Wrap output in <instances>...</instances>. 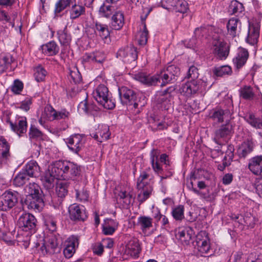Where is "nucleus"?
Segmentation results:
<instances>
[{
  "instance_id": "f257e3e1",
  "label": "nucleus",
  "mask_w": 262,
  "mask_h": 262,
  "mask_svg": "<svg viewBox=\"0 0 262 262\" xmlns=\"http://www.w3.org/2000/svg\"><path fill=\"white\" fill-rule=\"evenodd\" d=\"M68 163L67 161L58 160L52 162L48 166L43 177L46 186L52 187L55 180L64 179Z\"/></svg>"
},
{
  "instance_id": "f03ea898",
  "label": "nucleus",
  "mask_w": 262,
  "mask_h": 262,
  "mask_svg": "<svg viewBox=\"0 0 262 262\" xmlns=\"http://www.w3.org/2000/svg\"><path fill=\"white\" fill-rule=\"evenodd\" d=\"M169 75L164 70L161 73L160 77L158 76L147 75L144 73H139L134 75L136 80L147 85H155L160 82V79L162 80L161 86H165L168 83H172L176 80L173 77H170Z\"/></svg>"
},
{
  "instance_id": "7ed1b4c3",
  "label": "nucleus",
  "mask_w": 262,
  "mask_h": 262,
  "mask_svg": "<svg viewBox=\"0 0 262 262\" xmlns=\"http://www.w3.org/2000/svg\"><path fill=\"white\" fill-rule=\"evenodd\" d=\"M207 86V82L202 79L191 80L183 84L180 89L181 94L189 97L196 94L204 93Z\"/></svg>"
},
{
  "instance_id": "20e7f679",
  "label": "nucleus",
  "mask_w": 262,
  "mask_h": 262,
  "mask_svg": "<svg viewBox=\"0 0 262 262\" xmlns=\"http://www.w3.org/2000/svg\"><path fill=\"white\" fill-rule=\"evenodd\" d=\"M108 88L104 84L99 85L94 91L93 95L95 99L107 110H112L115 106L114 100L109 97Z\"/></svg>"
},
{
  "instance_id": "39448f33",
  "label": "nucleus",
  "mask_w": 262,
  "mask_h": 262,
  "mask_svg": "<svg viewBox=\"0 0 262 262\" xmlns=\"http://www.w3.org/2000/svg\"><path fill=\"white\" fill-rule=\"evenodd\" d=\"M36 219L32 214L23 213L18 220L17 225L22 231L32 234L36 232Z\"/></svg>"
},
{
  "instance_id": "423d86ee",
  "label": "nucleus",
  "mask_w": 262,
  "mask_h": 262,
  "mask_svg": "<svg viewBox=\"0 0 262 262\" xmlns=\"http://www.w3.org/2000/svg\"><path fill=\"white\" fill-rule=\"evenodd\" d=\"M118 91L122 104L130 106L133 104L135 109L138 108L139 104L136 102L137 96L135 92L126 86L119 88Z\"/></svg>"
},
{
  "instance_id": "0eeeda50",
  "label": "nucleus",
  "mask_w": 262,
  "mask_h": 262,
  "mask_svg": "<svg viewBox=\"0 0 262 262\" xmlns=\"http://www.w3.org/2000/svg\"><path fill=\"white\" fill-rule=\"evenodd\" d=\"M6 122L9 125L11 130L19 136H22L27 132V121L25 117L17 116L14 121L8 117Z\"/></svg>"
},
{
  "instance_id": "6e6552de",
  "label": "nucleus",
  "mask_w": 262,
  "mask_h": 262,
  "mask_svg": "<svg viewBox=\"0 0 262 262\" xmlns=\"http://www.w3.org/2000/svg\"><path fill=\"white\" fill-rule=\"evenodd\" d=\"M59 239L56 235L51 233L45 240L40 249L42 254H53L58 250Z\"/></svg>"
},
{
  "instance_id": "1a4fd4ad",
  "label": "nucleus",
  "mask_w": 262,
  "mask_h": 262,
  "mask_svg": "<svg viewBox=\"0 0 262 262\" xmlns=\"http://www.w3.org/2000/svg\"><path fill=\"white\" fill-rule=\"evenodd\" d=\"M116 57L124 62L131 63L137 59V49L131 46L122 47L118 51Z\"/></svg>"
},
{
  "instance_id": "9d476101",
  "label": "nucleus",
  "mask_w": 262,
  "mask_h": 262,
  "mask_svg": "<svg viewBox=\"0 0 262 262\" xmlns=\"http://www.w3.org/2000/svg\"><path fill=\"white\" fill-rule=\"evenodd\" d=\"M85 140L83 136L80 134L72 135L67 139V143L70 150L72 152L78 154L83 147Z\"/></svg>"
},
{
  "instance_id": "9b49d317",
  "label": "nucleus",
  "mask_w": 262,
  "mask_h": 262,
  "mask_svg": "<svg viewBox=\"0 0 262 262\" xmlns=\"http://www.w3.org/2000/svg\"><path fill=\"white\" fill-rule=\"evenodd\" d=\"M90 136L99 142L105 141L111 136L109 127L106 124H99L95 130L91 131Z\"/></svg>"
},
{
  "instance_id": "f8f14e48",
  "label": "nucleus",
  "mask_w": 262,
  "mask_h": 262,
  "mask_svg": "<svg viewBox=\"0 0 262 262\" xmlns=\"http://www.w3.org/2000/svg\"><path fill=\"white\" fill-rule=\"evenodd\" d=\"M213 53L220 59H225L229 54V47L221 39H214L212 42Z\"/></svg>"
},
{
  "instance_id": "ddd939ff",
  "label": "nucleus",
  "mask_w": 262,
  "mask_h": 262,
  "mask_svg": "<svg viewBox=\"0 0 262 262\" xmlns=\"http://www.w3.org/2000/svg\"><path fill=\"white\" fill-rule=\"evenodd\" d=\"M260 24L256 21L249 22V28L246 41L251 45H254L258 42L259 36Z\"/></svg>"
},
{
  "instance_id": "4468645a",
  "label": "nucleus",
  "mask_w": 262,
  "mask_h": 262,
  "mask_svg": "<svg viewBox=\"0 0 262 262\" xmlns=\"http://www.w3.org/2000/svg\"><path fill=\"white\" fill-rule=\"evenodd\" d=\"M70 217L73 221H84L88 217L84 206L74 204L69 208Z\"/></svg>"
},
{
  "instance_id": "2eb2a0df",
  "label": "nucleus",
  "mask_w": 262,
  "mask_h": 262,
  "mask_svg": "<svg viewBox=\"0 0 262 262\" xmlns=\"http://www.w3.org/2000/svg\"><path fill=\"white\" fill-rule=\"evenodd\" d=\"M249 56V52L247 49L242 47L239 48L235 57L233 59L234 67L237 69L242 68L246 64Z\"/></svg>"
},
{
  "instance_id": "dca6fc26",
  "label": "nucleus",
  "mask_w": 262,
  "mask_h": 262,
  "mask_svg": "<svg viewBox=\"0 0 262 262\" xmlns=\"http://www.w3.org/2000/svg\"><path fill=\"white\" fill-rule=\"evenodd\" d=\"M233 134V126L232 124L228 122L226 124L222 125L216 130L215 132L214 140H220L223 139L226 141V139Z\"/></svg>"
},
{
  "instance_id": "f3484780",
  "label": "nucleus",
  "mask_w": 262,
  "mask_h": 262,
  "mask_svg": "<svg viewBox=\"0 0 262 262\" xmlns=\"http://www.w3.org/2000/svg\"><path fill=\"white\" fill-rule=\"evenodd\" d=\"M112 28L116 30L121 29L124 24V15L122 11L118 9L111 16Z\"/></svg>"
},
{
  "instance_id": "a211bd4d",
  "label": "nucleus",
  "mask_w": 262,
  "mask_h": 262,
  "mask_svg": "<svg viewBox=\"0 0 262 262\" xmlns=\"http://www.w3.org/2000/svg\"><path fill=\"white\" fill-rule=\"evenodd\" d=\"M78 244V238L77 236H72L68 238L63 250L66 257L69 258L73 256L75 251V248Z\"/></svg>"
},
{
  "instance_id": "6ab92c4d",
  "label": "nucleus",
  "mask_w": 262,
  "mask_h": 262,
  "mask_svg": "<svg viewBox=\"0 0 262 262\" xmlns=\"http://www.w3.org/2000/svg\"><path fill=\"white\" fill-rule=\"evenodd\" d=\"M248 168L254 174L262 176V156H255L251 159Z\"/></svg>"
},
{
  "instance_id": "aec40b11",
  "label": "nucleus",
  "mask_w": 262,
  "mask_h": 262,
  "mask_svg": "<svg viewBox=\"0 0 262 262\" xmlns=\"http://www.w3.org/2000/svg\"><path fill=\"white\" fill-rule=\"evenodd\" d=\"M10 145L3 137H0V166L5 164L10 157Z\"/></svg>"
},
{
  "instance_id": "412c9836",
  "label": "nucleus",
  "mask_w": 262,
  "mask_h": 262,
  "mask_svg": "<svg viewBox=\"0 0 262 262\" xmlns=\"http://www.w3.org/2000/svg\"><path fill=\"white\" fill-rule=\"evenodd\" d=\"M167 2L172 10L184 13L188 9V3L184 0H167Z\"/></svg>"
},
{
  "instance_id": "4be33fe9",
  "label": "nucleus",
  "mask_w": 262,
  "mask_h": 262,
  "mask_svg": "<svg viewBox=\"0 0 262 262\" xmlns=\"http://www.w3.org/2000/svg\"><path fill=\"white\" fill-rule=\"evenodd\" d=\"M95 32L104 40L105 43L110 42V31L106 25L96 22L95 27Z\"/></svg>"
},
{
  "instance_id": "5701e85b",
  "label": "nucleus",
  "mask_w": 262,
  "mask_h": 262,
  "mask_svg": "<svg viewBox=\"0 0 262 262\" xmlns=\"http://www.w3.org/2000/svg\"><path fill=\"white\" fill-rule=\"evenodd\" d=\"M117 10L115 5L104 2L99 8V14L102 17L110 18Z\"/></svg>"
},
{
  "instance_id": "b1692460",
  "label": "nucleus",
  "mask_w": 262,
  "mask_h": 262,
  "mask_svg": "<svg viewBox=\"0 0 262 262\" xmlns=\"http://www.w3.org/2000/svg\"><path fill=\"white\" fill-rule=\"evenodd\" d=\"M140 249L138 242L136 239L130 240L126 245L124 253L131 257H138Z\"/></svg>"
},
{
  "instance_id": "393cba45",
  "label": "nucleus",
  "mask_w": 262,
  "mask_h": 262,
  "mask_svg": "<svg viewBox=\"0 0 262 262\" xmlns=\"http://www.w3.org/2000/svg\"><path fill=\"white\" fill-rule=\"evenodd\" d=\"M231 114L228 110L215 109L213 111L210 118L217 122H222L224 120H229Z\"/></svg>"
},
{
  "instance_id": "a878e982",
  "label": "nucleus",
  "mask_w": 262,
  "mask_h": 262,
  "mask_svg": "<svg viewBox=\"0 0 262 262\" xmlns=\"http://www.w3.org/2000/svg\"><path fill=\"white\" fill-rule=\"evenodd\" d=\"M253 142L251 140L248 139L243 142L237 151L238 156L245 158L253 150Z\"/></svg>"
},
{
  "instance_id": "bb28decb",
  "label": "nucleus",
  "mask_w": 262,
  "mask_h": 262,
  "mask_svg": "<svg viewBox=\"0 0 262 262\" xmlns=\"http://www.w3.org/2000/svg\"><path fill=\"white\" fill-rule=\"evenodd\" d=\"M22 170L30 177H36L40 172V167L35 161H30Z\"/></svg>"
},
{
  "instance_id": "cd10ccee",
  "label": "nucleus",
  "mask_w": 262,
  "mask_h": 262,
  "mask_svg": "<svg viewBox=\"0 0 262 262\" xmlns=\"http://www.w3.org/2000/svg\"><path fill=\"white\" fill-rule=\"evenodd\" d=\"M42 53L48 56H54L58 54L59 47L54 41H51L41 46Z\"/></svg>"
},
{
  "instance_id": "c85d7f7f",
  "label": "nucleus",
  "mask_w": 262,
  "mask_h": 262,
  "mask_svg": "<svg viewBox=\"0 0 262 262\" xmlns=\"http://www.w3.org/2000/svg\"><path fill=\"white\" fill-rule=\"evenodd\" d=\"M24 203L28 209L38 211L40 210L43 206V201L42 198H26Z\"/></svg>"
},
{
  "instance_id": "c756f323",
  "label": "nucleus",
  "mask_w": 262,
  "mask_h": 262,
  "mask_svg": "<svg viewBox=\"0 0 262 262\" xmlns=\"http://www.w3.org/2000/svg\"><path fill=\"white\" fill-rule=\"evenodd\" d=\"M196 246L200 255L204 256V255L208 253L210 249L209 240L207 237L205 239H200L198 237Z\"/></svg>"
},
{
  "instance_id": "7c9ffc66",
  "label": "nucleus",
  "mask_w": 262,
  "mask_h": 262,
  "mask_svg": "<svg viewBox=\"0 0 262 262\" xmlns=\"http://www.w3.org/2000/svg\"><path fill=\"white\" fill-rule=\"evenodd\" d=\"M80 172V167L73 162L69 161L67 170L63 180L73 179L79 176Z\"/></svg>"
},
{
  "instance_id": "2f4dec72",
  "label": "nucleus",
  "mask_w": 262,
  "mask_h": 262,
  "mask_svg": "<svg viewBox=\"0 0 262 262\" xmlns=\"http://www.w3.org/2000/svg\"><path fill=\"white\" fill-rule=\"evenodd\" d=\"M26 196H40L43 193L40 186L35 183H30L25 188Z\"/></svg>"
},
{
  "instance_id": "473e14b6",
  "label": "nucleus",
  "mask_w": 262,
  "mask_h": 262,
  "mask_svg": "<svg viewBox=\"0 0 262 262\" xmlns=\"http://www.w3.org/2000/svg\"><path fill=\"white\" fill-rule=\"evenodd\" d=\"M13 61V57L10 54L0 55V74L5 72L10 66Z\"/></svg>"
},
{
  "instance_id": "72a5a7b5",
  "label": "nucleus",
  "mask_w": 262,
  "mask_h": 262,
  "mask_svg": "<svg viewBox=\"0 0 262 262\" xmlns=\"http://www.w3.org/2000/svg\"><path fill=\"white\" fill-rule=\"evenodd\" d=\"M17 201V198H0V210L8 211L14 206Z\"/></svg>"
},
{
  "instance_id": "f704fd0d",
  "label": "nucleus",
  "mask_w": 262,
  "mask_h": 262,
  "mask_svg": "<svg viewBox=\"0 0 262 262\" xmlns=\"http://www.w3.org/2000/svg\"><path fill=\"white\" fill-rule=\"evenodd\" d=\"M240 25L241 23L238 18L234 17L230 18L227 24L228 34L232 37L236 36L237 28L240 26Z\"/></svg>"
},
{
  "instance_id": "c9c22d12",
  "label": "nucleus",
  "mask_w": 262,
  "mask_h": 262,
  "mask_svg": "<svg viewBox=\"0 0 262 262\" xmlns=\"http://www.w3.org/2000/svg\"><path fill=\"white\" fill-rule=\"evenodd\" d=\"M85 8L81 5L75 4L69 10L70 17L71 19H75L85 14Z\"/></svg>"
},
{
  "instance_id": "e433bc0d",
  "label": "nucleus",
  "mask_w": 262,
  "mask_h": 262,
  "mask_svg": "<svg viewBox=\"0 0 262 262\" xmlns=\"http://www.w3.org/2000/svg\"><path fill=\"white\" fill-rule=\"evenodd\" d=\"M58 40L62 46H68L71 41V34L68 32L66 27L63 30H60L57 31Z\"/></svg>"
},
{
  "instance_id": "4c0bfd02",
  "label": "nucleus",
  "mask_w": 262,
  "mask_h": 262,
  "mask_svg": "<svg viewBox=\"0 0 262 262\" xmlns=\"http://www.w3.org/2000/svg\"><path fill=\"white\" fill-rule=\"evenodd\" d=\"M78 110L81 113L92 114L94 111H97V107L92 103H89L85 100L79 104Z\"/></svg>"
},
{
  "instance_id": "58836bf2",
  "label": "nucleus",
  "mask_w": 262,
  "mask_h": 262,
  "mask_svg": "<svg viewBox=\"0 0 262 262\" xmlns=\"http://www.w3.org/2000/svg\"><path fill=\"white\" fill-rule=\"evenodd\" d=\"M239 92L240 97L245 100H252L255 96L253 88L249 85H245L241 88Z\"/></svg>"
},
{
  "instance_id": "ea45409f",
  "label": "nucleus",
  "mask_w": 262,
  "mask_h": 262,
  "mask_svg": "<svg viewBox=\"0 0 262 262\" xmlns=\"http://www.w3.org/2000/svg\"><path fill=\"white\" fill-rule=\"evenodd\" d=\"M212 72L216 76L223 77L226 75H230L232 73V71L231 67L226 65L215 67L212 70Z\"/></svg>"
},
{
  "instance_id": "a19ab883",
  "label": "nucleus",
  "mask_w": 262,
  "mask_h": 262,
  "mask_svg": "<svg viewBox=\"0 0 262 262\" xmlns=\"http://www.w3.org/2000/svg\"><path fill=\"white\" fill-rule=\"evenodd\" d=\"M118 224L113 220H108V223H105L102 225V231L105 235L113 234L118 227Z\"/></svg>"
},
{
  "instance_id": "79ce46f5",
  "label": "nucleus",
  "mask_w": 262,
  "mask_h": 262,
  "mask_svg": "<svg viewBox=\"0 0 262 262\" xmlns=\"http://www.w3.org/2000/svg\"><path fill=\"white\" fill-rule=\"evenodd\" d=\"M152 219L148 216H141L138 218V224L143 231H146L152 227Z\"/></svg>"
},
{
  "instance_id": "37998d69",
  "label": "nucleus",
  "mask_w": 262,
  "mask_h": 262,
  "mask_svg": "<svg viewBox=\"0 0 262 262\" xmlns=\"http://www.w3.org/2000/svg\"><path fill=\"white\" fill-rule=\"evenodd\" d=\"M29 179V177L22 170L14 178L13 184L18 187L24 185Z\"/></svg>"
},
{
  "instance_id": "c03bdc74",
  "label": "nucleus",
  "mask_w": 262,
  "mask_h": 262,
  "mask_svg": "<svg viewBox=\"0 0 262 262\" xmlns=\"http://www.w3.org/2000/svg\"><path fill=\"white\" fill-rule=\"evenodd\" d=\"M244 10L243 4L236 0L232 1L229 6V12L231 14L238 15Z\"/></svg>"
},
{
  "instance_id": "a18cd8bd",
  "label": "nucleus",
  "mask_w": 262,
  "mask_h": 262,
  "mask_svg": "<svg viewBox=\"0 0 262 262\" xmlns=\"http://www.w3.org/2000/svg\"><path fill=\"white\" fill-rule=\"evenodd\" d=\"M75 2V0H59L55 5L54 13L57 14L62 12L71 4Z\"/></svg>"
},
{
  "instance_id": "49530a36",
  "label": "nucleus",
  "mask_w": 262,
  "mask_h": 262,
  "mask_svg": "<svg viewBox=\"0 0 262 262\" xmlns=\"http://www.w3.org/2000/svg\"><path fill=\"white\" fill-rule=\"evenodd\" d=\"M70 78L73 81L75 84H78L81 82L82 76L76 67L70 68L69 69Z\"/></svg>"
},
{
  "instance_id": "de8ad7c7",
  "label": "nucleus",
  "mask_w": 262,
  "mask_h": 262,
  "mask_svg": "<svg viewBox=\"0 0 262 262\" xmlns=\"http://www.w3.org/2000/svg\"><path fill=\"white\" fill-rule=\"evenodd\" d=\"M56 223L57 222L55 218L51 215H48L45 217V224L47 229L51 232V233L56 231Z\"/></svg>"
},
{
  "instance_id": "09e8293b",
  "label": "nucleus",
  "mask_w": 262,
  "mask_h": 262,
  "mask_svg": "<svg viewBox=\"0 0 262 262\" xmlns=\"http://www.w3.org/2000/svg\"><path fill=\"white\" fill-rule=\"evenodd\" d=\"M29 136L31 140H40L43 139V134L35 126L31 125L29 133Z\"/></svg>"
},
{
  "instance_id": "8fccbe9b",
  "label": "nucleus",
  "mask_w": 262,
  "mask_h": 262,
  "mask_svg": "<svg viewBox=\"0 0 262 262\" xmlns=\"http://www.w3.org/2000/svg\"><path fill=\"white\" fill-rule=\"evenodd\" d=\"M154 150H153L151 152V163L152 167L155 172L158 174H162L163 170L162 166L160 164L159 160H158V157L154 155Z\"/></svg>"
},
{
  "instance_id": "3c124183",
  "label": "nucleus",
  "mask_w": 262,
  "mask_h": 262,
  "mask_svg": "<svg viewBox=\"0 0 262 262\" xmlns=\"http://www.w3.org/2000/svg\"><path fill=\"white\" fill-rule=\"evenodd\" d=\"M47 74V71L40 66H39L34 69V76L35 80L38 82L44 80Z\"/></svg>"
},
{
  "instance_id": "603ef678",
  "label": "nucleus",
  "mask_w": 262,
  "mask_h": 262,
  "mask_svg": "<svg viewBox=\"0 0 262 262\" xmlns=\"http://www.w3.org/2000/svg\"><path fill=\"white\" fill-rule=\"evenodd\" d=\"M138 188V196H140L141 195H143V196H148L149 195H152V187L148 184L144 185L142 184V186L137 187Z\"/></svg>"
},
{
  "instance_id": "864d4df0",
  "label": "nucleus",
  "mask_w": 262,
  "mask_h": 262,
  "mask_svg": "<svg viewBox=\"0 0 262 262\" xmlns=\"http://www.w3.org/2000/svg\"><path fill=\"white\" fill-rule=\"evenodd\" d=\"M184 208L182 205H179L172 211V215L177 221H181L184 218Z\"/></svg>"
},
{
  "instance_id": "5fc2aeb1",
  "label": "nucleus",
  "mask_w": 262,
  "mask_h": 262,
  "mask_svg": "<svg viewBox=\"0 0 262 262\" xmlns=\"http://www.w3.org/2000/svg\"><path fill=\"white\" fill-rule=\"evenodd\" d=\"M164 71L169 75L170 77H173L175 80L180 73L179 68L173 64L168 66Z\"/></svg>"
},
{
  "instance_id": "6e6d98bb",
  "label": "nucleus",
  "mask_w": 262,
  "mask_h": 262,
  "mask_svg": "<svg viewBox=\"0 0 262 262\" xmlns=\"http://www.w3.org/2000/svg\"><path fill=\"white\" fill-rule=\"evenodd\" d=\"M138 42L140 45H145L147 41L148 31L145 24H144L143 29L139 32Z\"/></svg>"
},
{
  "instance_id": "4d7b16f0",
  "label": "nucleus",
  "mask_w": 262,
  "mask_h": 262,
  "mask_svg": "<svg viewBox=\"0 0 262 262\" xmlns=\"http://www.w3.org/2000/svg\"><path fill=\"white\" fill-rule=\"evenodd\" d=\"M157 96L159 97L157 99L158 103L163 105L164 110H168L170 105V101L172 97L160 95L158 93L157 94Z\"/></svg>"
},
{
  "instance_id": "13d9d810",
  "label": "nucleus",
  "mask_w": 262,
  "mask_h": 262,
  "mask_svg": "<svg viewBox=\"0 0 262 262\" xmlns=\"http://www.w3.org/2000/svg\"><path fill=\"white\" fill-rule=\"evenodd\" d=\"M198 69L194 66H191L189 67L187 72L186 77L187 78H191V80H197L199 76Z\"/></svg>"
},
{
  "instance_id": "bf43d9fd",
  "label": "nucleus",
  "mask_w": 262,
  "mask_h": 262,
  "mask_svg": "<svg viewBox=\"0 0 262 262\" xmlns=\"http://www.w3.org/2000/svg\"><path fill=\"white\" fill-rule=\"evenodd\" d=\"M247 121L253 127L256 128H262V114L261 119L256 118L250 115Z\"/></svg>"
},
{
  "instance_id": "052dcab7",
  "label": "nucleus",
  "mask_w": 262,
  "mask_h": 262,
  "mask_svg": "<svg viewBox=\"0 0 262 262\" xmlns=\"http://www.w3.org/2000/svg\"><path fill=\"white\" fill-rule=\"evenodd\" d=\"M56 110H55L51 106H47L45 108L44 113L42 116H46L49 120H55Z\"/></svg>"
},
{
  "instance_id": "680f3d73",
  "label": "nucleus",
  "mask_w": 262,
  "mask_h": 262,
  "mask_svg": "<svg viewBox=\"0 0 262 262\" xmlns=\"http://www.w3.org/2000/svg\"><path fill=\"white\" fill-rule=\"evenodd\" d=\"M24 84L21 81L16 79L15 80L11 86V91L16 94H19L23 89Z\"/></svg>"
},
{
  "instance_id": "e2e57ef3",
  "label": "nucleus",
  "mask_w": 262,
  "mask_h": 262,
  "mask_svg": "<svg viewBox=\"0 0 262 262\" xmlns=\"http://www.w3.org/2000/svg\"><path fill=\"white\" fill-rule=\"evenodd\" d=\"M55 114V120H60V119H68L70 113L68 111H67L65 109L61 110L60 111H56L55 113L53 115Z\"/></svg>"
},
{
  "instance_id": "0e129e2a",
  "label": "nucleus",
  "mask_w": 262,
  "mask_h": 262,
  "mask_svg": "<svg viewBox=\"0 0 262 262\" xmlns=\"http://www.w3.org/2000/svg\"><path fill=\"white\" fill-rule=\"evenodd\" d=\"M32 99L31 98L27 97L24 100L21 101L17 107L26 112H27L30 110V105L32 104Z\"/></svg>"
},
{
  "instance_id": "69168bd1",
  "label": "nucleus",
  "mask_w": 262,
  "mask_h": 262,
  "mask_svg": "<svg viewBox=\"0 0 262 262\" xmlns=\"http://www.w3.org/2000/svg\"><path fill=\"white\" fill-rule=\"evenodd\" d=\"M234 146L232 145H229L227 146V149L226 151L225 155L223 159H224L225 160L231 162L234 157Z\"/></svg>"
},
{
  "instance_id": "338daca9",
  "label": "nucleus",
  "mask_w": 262,
  "mask_h": 262,
  "mask_svg": "<svg viewBox=\"0 0 262 262\" xmlns=\"http://www.w3.org/2000/svg\"><path fill=\"white\" fill-rule=\"evenodd\" d=\"M208 30L204 27L197 28L194 31V37L196 38L201 39L207 33Z\"/></svg>"
},
{
  "instance_id": "774afa93",
  "label": "nucleus",
  "mask_w": 262,
  "mask_h": 262,
  "mask_svg": "<svg viewBox=\"0 0 262 262\" xmlns=\"http://www.w3.org/2000/svg\"><path fill=\"white\" fill-rule=\"evenodd\" d=\"M104 246L101 243H96L93 245L92 250L94 254L101 255L103 252Z\"/></svg>"
}]
</instances>
